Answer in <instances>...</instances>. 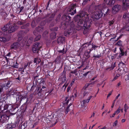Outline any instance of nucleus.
Here are the masks:
<instances>
[{"label":"nucleus","mask_w":129,"mask_h":129,"mask_svg":"<svg viewBox=\"0 0 129 129\" xmlns=\"http://www.w3.org/2000/svg\"><path fill=\"white\" fill-rule=\"evenodd\" d=\"M71 18L68 14H64L62 16L61 24L64 29L68 27H70L72 28L74 27L75 25L71 20Z\"/></svg>","instance_id":"obj_1"},{"label":"nucleus","mask_w":129,"mask_h":129,"mask_svg":"<svg viewBox=\"0 0 129 129\" xmlns=\"http://www.w3.org/2000/svg\"><path fill=\"white\" fill-rule=\"evenodd\" d=\"M8 28V32L9 33H11L14 32L18 28V27L15 24H12L10 22L7 23Z\"/></svg>","instance_id":"obj_2"},{"label":"nucleus","mask_w":129,"mask_h":129,"mask_svg":"<svg viewBox=\"0 0 129 129\" xmlns=\"http://www.w3.org/2000/svg\"><path fill=\"white\" fill-rule=\"evenodd\" d=\"M45 85H43L39 86L38 88H37L35 90V94H38L39 97L42 96V94H43L46 88Z\"/></svg>","instance_id":"obj_3"},{"label":"nucleus","mask_w":129,"mask_h":129,"mask_svg":"<svg viewBox=\"0 0 129 129\" xmlns=\"http://www.w3.org/2000/svg\"><path fill=\"white\" fill-rule=\"evenodd\" d=\"M92 22L91 19H89L87 17L84 20V24H83V29H88L90 27L91 25Z\"/></svg>","instance_id":"obj_4"},{"label":"nucleus","mask_w":129,"mask_h":129,"mask_svg":"<svg viewBox=\"0 0 129 129\" xmlns=\"http://www.w3.org/2000/svg\"><path fill=\"white\" fill-rule=\"evenodd\" d=\"M76 4H72L69 6L68 9V11L69 12V14L72 15H74L76 12V7H77Z\"/></svg>","instance_id":"obj_5"},{"label":"nucleus","mask_w":129,"mask_h":129,"mask_svg":"<svg viewBox=\"0 0 129 129\" xmlns=\"http://www.w3.org/2000/svg\"><path fill=\"white\" fill-rule=\"evenodd\" d=\"M103 15V13L102 10H99L95 13L94 14L91 16L94 20L95 19L98 20L101 18Z\"/></svg>","instance_id":"obj_6"},{"label":"nucleus","mask_w":129,"mask_h":129,"mask_svg":"<svg viewBox=\"0 0 129 129\" xmlns=\"http://www.w3.org/2000/svg\"><path fill=\"white\" fill-rule=\"evenodd\" d=\"M16 99L17 102L19 103H21L22 101L23 102L26 101V102L28 100V99L25 96H22L20 94L17 96Z\"/></svg>","instance_id":"obj_7"},{"label":"nucleus","mask_w":129,"mask_h":129,"mask_svg":"<svg viewBox=\"0 0 129 129\" xmlns=\"http://www.w3.org/2000/svg\"><path fill=\"white\" fill-rule=\"evenodd\" d=\"M59 80L62 82L60 84V85L64 83L66 80V72L65 71H63L61 73L60 75L59 78Z\"/></svg>","instance_id":"obj_8"},{"label":"nucleus","mask_w":129,"mask_h":129,"mask_svg":"<svg viewBox=\"0 0 129 129\" xmlns=\"http://www.w3.org/2000/svg\"><path fill=\"white\" fill-rule=\"evenodd\" d=\"M85 18L87 17H88V15L87 13L85 12L81 11L80 12V14L79 15H77L74 18V19L75 21H78L79 18H81V17H83V16H85Z\"/></svg>","instance_id":"obj_9"},{"label":"nucleus","mask_w":129,"mask_h":129,"mask_svg":"<svg viewBox=\"0 0 129 129\" xmlns=\"http://www.w3.org/2000/svg\"><path fill=\"white\" fill-rule=\"evenodd\" d=\"M41 47L40 43H36L34 44L32 47V50L34 53H38L39 50Z\"/></svg>","instance_id":"obj_10"},{"label":"nucleus","mask_w":129,"mask_h":129,"mask_svg":"<svg viewBox=\"0 0 129 129\" xmlns=\"http://www.w3.org/2000/svg\"><path fill=\"white\" fill-rule=\"evenodd\" d=\"M8 107V105L5 102H3L0 103V111L1 110L2 112H4V110H7Z\"/></svg>","instance_id":"obj_11"},{"label":"nucleus","mask_w":129,"mask_h":129,"mask_svg":"<svg viewBox=\"0 0 129 129\" xmlns=\"http://www.w3.org/2000/svg\"><path fill=\"white\" fill-rule=\"evenodd\" d=\"M120 5H115L113 7L112 10V12L114 14H116L121 9Z\"/></svg>","instance_id":"obj_12"},{"label":"nucleus","mask_w":129,"mask_h":129,"mask_svg":"<svg viewBox=\"0 0 129 129\" xmlns=\"http://www.w3.org/2000/svg\"><path fill=\"white\" fill-rule=\"evenodd\" d=\"M8 119L9 118L6 115H1L0 116V123L2 124L5 123Z\"/></svg>","instance_id":"obj_13"},{"label":"nucleus","mask_w":129,"mask_h":129,"mask_svg":"<svg viewBox=\"0 0 129 129\" xmlns=\"http://www.w3.org/2000/svg\"><path fill=\"white\" fill-rule=\"evenodd\" d=\"M55 16V14H48L45 16V18L48 17V18L47 19V21L48 23L50 22V21L52 20L53 18Z\"/></svg>","instance_id":"obj_14"},{"label":"nucleus","mask_w":129,"mask_h":129,"mask_svg":"<svg viewBox=\"0 0 129 129\" xmlns=\"http://www.w3.org/2000/svg\"><path fill=\"white\" fill-rule=\"evenodd\" d=\"M8 63H9L10 65L13 67L17 68L18 67V64L17 63V62L14 61L12 60H10V61H7Z\"/></svg>","instance_id":"obj_15"},{"label":"nucleus","mask_w":129,"mask_h":129,"mask_svg":"<svg viewBox=\"0 0 129 129\" xmlns=\"http://www.w3.org/2000/svg\"><path fill=\"white\" fill-rule=\"evenodd\" d=\"M102 11L103 14H104V16H106L109 15L110 12V10L107 7L103 8Z\"/></svg>","instance_id":"obj_16"},{"label":"nucleus","mask_w":129,"mask_h":129,"mask_svg":"<svg viewBox=\"0 0 129 129\" xmlns=\"http://www.w3.org/2000/svg\"><path fill=\"white\" fill-rule=\"evenodd\" d=\"M123 6L124 9H126L129 7V0H122Z\"/></svg>","instance_id":"obj_17"},{"label":"nucleus","mask_w":129,"mask_h":129,"mask_svg":"<svg viewBox=\"0 0 129 129\" xmlns=\"http://www.w3.org/2000/svg\"><path fill=\"white\" fill-rule=\"evenodd\" d=\"M20 44L19 42H15L11 45V48L12 49H16L18 48L20 46Z\"/></svg>","instance_id":"obj_18"},{"label":"nucleus","mask_w":129,"mask_h":129,"mask_svg":"<svg viewBox=\"0 0 129 129\" xmlns=\"http://www.w3.org/2000/svg\"><path fill=\"white\" fill-rule=\"evenodd\" d=\"M17 123L16 122H11L7 125L6 127L7 129H12L16 127Z\"/></svg>","instance_id":"obj_19"},{"label":"nucleus","mask_w":129,"mask_h":129,"mask_svg":"<svg viewBox=\"0 0 129 129\" xmlns=\"http://www.w3.org/2000/svg\"><path fill=\"white\" fill-rule=\"evenodd\" d=\"M118 65L119 67V70L120 71H121V70L124 71L125 70L126 66L124 63L121 62L119 63Z\"/></svg>","instance_id":"obj_20"},{"label":"nucleus","mask_w":129,"mask_h":129,"mask_svg":"<svg viewBox=\"0 0 129 129\" xmlns=\"http://www.w3.org/2000/svg\"><path fill=\"white\" fill-rule=\"evenodd\" d=\"M65 42V39L64 37L63 36H60L59 37L57 40V42L58 44L60 45L61 43L62 44L64 43Z\"/></svg>","instance_id":"obj_21"},{"label":"nucleus","mask_w":129,"mask_h":129,"mask_svg":"<svg viewBox=\"0 0 129 129\" xmlns=\"http://www.w3.org/2000/svg\"><path fill=\"white\" fill-rule=\"evenodd\" d=\"M0 15L4 19H5L7 17V14L5 10L3 9H1L0 10Z\"/></svg>","instance_id":"obj_22"},{"label":"nucleus","mask_w":129,"mask_h":129,"mask_svg":"<svg viewBox=\"0 0 129 129\" xmlns=\"http://www.w3.org/2000/svg\"><path fill=\"white\" fill-rule=\"evenodd\" d=\"M17 23L19 25H23L21 27V28L22 29H24L27 28L29 25V24L28 23L24 24V23L21 21H18Z\"/></svg>","instance_id":"obj_23"},{"label":"nucleus","mask_w":129,"mask_h":129,"mask_svg":"<svg viewBox=\"0 0 129 129\" xmlns=\"http://www.w3.org/2000/svg\"><path fill=\"white\" fill-rule=\"evenodd\" d=\"M35 81L36 82V83L37 84H39V86L43 85H45V82L44 81L43 79L42 78L41 79H39V80H38L37 81Z\"/></svg>","instance_id":"obj_24"},{"label":"nucleus","mask_w":129,"mask_h":129,"mask_svg":"<svg viewBox=\"0 0 129 129\" xmlns=\"http://www.w3.org/2000/svg\"><path fill=\"white\" fill-rule=\"evenodd\" d=\"M119 49L121 52V53L119 54V56L120 58L122 56H123L125 54V55H127L126 53L127 52L126 51H124V50L122 49L121 48H119Z\"/></svg>","instance_id":"obj_25"},{"label":"nucleus","mask_w":129,"mask_h":129,"mask_svg":"<svg viewBox=\"0 0 129 129\" xmlns=\"http://www.w3.org/2000/svg\"><path fill=\"white\" fill-rule=\"evenodd\" d=\"M91 51H90V50H89V51H88L87 50H86L84 53V56H85L87 58H89L90 57V54Z\"/></svg>","instance_id":"obj_26"},{"label":"nucleus","mask_w":129,"mask_h":129,"mask_svg":"<svg viewBox=\"0 0 129 129\" xmlns=\"http://www.w3.org/2000/svg\"><path fill=\"white\" fill-rule=\"evenodd\" d=\"M75 21L77 22V24L79 26L82 27V26H83V21L81 18H79L78 21Z\"/></svg>","instance_id":"obj_27"},{"label":"nucleus","mask_w":129,"mask_h":129,"mask_svg":"<svg viewBox=\"0 0 129 129\" xmlns=\"http://www.w3.org/2000/svg\"><path fill=\"white\" fill-rule=\"evenodd\" d=\"M91 41H90L88 43L87 42L86 43H85L82 46L83 47H88V49L89 50V48H90V46H91Z\"/></svg>","instance_id":"obj_28"},{"label":"nucleus","mask_w":129,"mask_h":129,"mask_svg":"<svg viewBox=\"0 0 129 129\" xmlns=\"http://www.w3.org/2000/svg\"><path fill=\"white\" fill-rule=\"evenodd\" d=\"M37 83H36V82H35V81H34L33 82V85L31 86V87L30 89V90H33L36 87L37 88V89L38 88H37Z\"/></svg>","instance_id":"obj_29"},{"label":"nucleus","mask_w":129,"mask_h":129,"mask_svg":"<svg viewBox=\"0 0 129 129\" xmlns=\"http://www.w3.org/2000/svg\"><path fill=\"white\" fill-rule=\"evenodd\" d=\"M27 126V123L24 122L22 124H20L19 127H21L20 129H25Z\"/></svg>","instance_id":"obj_30"},{"label":"nucleus","mask_w":129,"mask_h":129,"mask_svg":"<svg viewBox=\"0 0 129 129\" xmlns=\"http://www.w3.org/2000/svg\"><path fill=\"white\" fill-rule=\"evenodd\" d=\"M36 30L40 33L42 32L44 30V28L43 26H38L36 28Z\"/></svg>","instance_id":"obj_31"},{"label":"nucleus","mask_w":129,"mask_h":129,"mask_svg":"<svg viewBox=\"0 0 129 129\" xmlns=\"http://www.w3.org/2000/svg\"><path fill=\"white\" fill-rule=\"evenodd\" d=\"M92 96H90L86 100H84L82 101V102L83 103V105L84 104L86 103H88L89 102L90 99L92 97Z\"/></svg>","instance_id":"obj_32"},{"label":"nucleus","mask_w":129,"mask_h":129,"mask_svg":"<svg viewBox=\"0 0 129 129\" xmlns=\"http://www.w3.org/2000/svg\"><path fill=\"white\" fill-rule=\"evenodd\" d=\"M4 84L1 83H0V93L4 92L5 90L4 88Z\"/></svg>","instance_id":"obj_33"},{"label":"nucleus","mask_w":129,"mask_h":129,"mask_svg":"<svg viewBox=\"0 0 129 129\" xmlns=\"http://www.w3.org/2000/svg\"><path fill=\"white\" fill-rule=\"evenodd\" d=\"M92 47L90 48H89V50H90V51H91L93 49L95 50L97 48H98V47L97 46L95 45L94 44L92 43Z\"/></svg>","instance_id":"obj_34"},{"label":"nucleus","mask_w":129,"mask_h":129,"mask_svg":"<svg viewBox=\"0 0 129 129\" xmlns=\"http://www.w3.org/2000/svg\"><path fill=\"white\" fill-rule=\"evenodd\" d=\"M8 25H7V24L1 28L2 30L4 31L5 32L7 31H8Z\"/></svg>","instance_id":"obj_35"},{"label":"nucleus","mask_w":129,"mask_h":129,"mask_svg":"<svg viewBox=\"0 0 129 129\" xmlns=\"http://www.w3.org/2000/svg\"><path fill=\"white\" fill-rule=\"evenodd\" d=\"M56 33L54 32H53L50 34V37L51 39H54L56 38Z\"/></svg>","instance_id":"obj_36"},{"label":"nucleus","mask_w":129,"mask_h":129,"mask_svg":"<svg viewBox=\"0 0 129 129\" xmlns=\"http://www.w3.org/2000/svg\"><path fill=\"white\" fill-rule=\"evenodd\" d=\"M72 33V31L71 29H70L67 30L66 31H65L64 32V35L66 36H68L69 35Z\"/></svg>","instance_id":"obj_37"},{"label":"nucleus","mask_w":129,"mask_h":129,"mask_svg":"<svg viewBox=\"0 0 129 129\" xmlns=\"http://www.w3.org/2000/svg\"><path fill=\"white\" fill-rule=\"evenodd\" d=\"M35 81H37L38 80H39V79H41L42 78L41 76L39 74H37V75L34 77Z\"/></svg>","instance_id":"obj_38"},{"label":"nucleus","mask_w":129,"mask_h":129,"mask_svg":"<svg viewBox=\"0 0 129 129\" xmlns=\"http://www.w3.org/2000/svg\"><path fill=\"white\" fill-rule=\"evenodd\" d=\"M116 1L115 0H109V1L108 5L111 6L113 5L115 3Z\"/></svg>","instance_id":"obj_39"},{"label":"nucleus","mask_w":129,"mask_h":129,"mask_svg":"<svg viewBox=\"0 0 129 129\" xmlns=\"http://www.w3.org/2000/svg\"><path fill=\"white\" fill-rule=\"evenodd\" d=\"M41 61V60L39 58H35L34 60V62L36 64L39 63Z\"/></svg>","instance_id":"obj_40"},{"label":"nucleus","mask_w":129,"mask_h":129,"mask_svg":"<svg viewBox=\"0 0 129 129\" xmlns=\"http://www.w3.org/2000/svg\"><path fill=\"white\" fill-rule=\"evenodd\" d=\"M93 57H94L93 59V60H95L96 58H99L101 57V54L100 53V54H98L96 55H94L93 56Z\"/></svg>","instance_id":"obj_41"},{"label":"nucleus","mask_w":129,"mask_h":129,"mask_svg":"<svg viewBox=\"0 0 129 129\" xmlns=\"http://www.w3.org/2000/svg\"><path fill=\"white\" fill-rule=\"evenodd\" d=\"M82 91L83 92V95L84 97L87 95L89 94V92L87 91L86 90H83Z\"/></svg>","instance_id":"obj_42"},{"label":"nucleus","mask_w":129,"mask_h":129,"mask_svg":"<svg viewBox=\"0 0 129 129\" xmlns=\"http://www.w3.org/2000/svg\"><path fill=\"white\" fill-rule=\"evenodd\" d=\"M115 67V63H114L113 64H112L111 67L108 68L106 69V70H108L109 69H110V70H113Z\"/></svg>","instance_id":"obj_43"},{"label":"nucleus","mask_w":129,"mask_h":129,"mask_svg":"<svg viewBox=\"0 0 129 129\" xmlns=\"http://www.w3.org/2000/svg\"><path fill=\"white\" fill-rule=\"evenodd\" d=\"M123 17L125 19L129 18V14L127 13H124L123 15Z\"/></svg>","instance_id":"obj_44"},{"label":"nucleus","mask_w":129,"mask_h":129,"mask_svg":"<svg viewBox=\"0 0 129 129\" xmlns=\"http://www.w3.org/2000/svg\"><path fill=\"white\" fill-rule=\"evenodd\" d=\"M90 84L86 83L85 84L84 86L83 87L82 89V91L83 90H86V89L87 88V87Z\"/></svg>","instance_id":"obj_45"},{"label":"nucleus","mask_w":129,"mask_h":129,"mask_svg":"<svg viewBox=\"0 0 129 129\" xmlns=\"http://www.w3.org/2000/svg\"><path fill=\"white\" fill-rule=\"evenodd\" d=\"M11 81H8L7 83H5L4 85L6 86H7L8 87H10L11 86Z\"/></svg>","instance_id":"obj_46"},{"label":"nucleus","mask_w":129,"mask_h":129,"mask_svg":"<svg viewBox=\"0 0 129 129\" xmlns=\"http://www.w3.org/2000/svg\"><path fill=\"white\" fill-rule=\"evenodd\" d=\"M115 20L113 19L112 20L108 22L110 26H111L113 25L115 22Z\"/></svg>","instance_id":"obj_47"},{"label":"nucleus","mask_w":129,"mask_h":129,"mask_svg":"<svg viewBox=\"0 0 129 129\" xmlns=\"http://www.w3.org/2000/svg\"><path fill=\"white\" fill-rule=\"evenodd\" d=\"M36 24L35 23V21L34 20H33L31 24V25L32 27L34 28L36 26Z\"/></svg>","instance_id":"obj_48"},{"label":"nucleus","mask_w":129,"mask_h":129,"mask_svg":"<svg viewBox=\"0 0 129 129\" xmlns=\"http://www.w3.org/2000/svg\"><path fill=\"white\" fill-rule=\"evenodd\" d=\"M41 37V36L40 35H39L38 36L34 39V41H37L40 40V38Z\"/></svg>","instance_id":"obj_49"},{"label":"nucleus","mask_w":129,"mask_h":129,"mask_svg":"<svg viewBox=\"0 0 129 129\" xmlns=\"http://www.w3.org/2000/svg\"><path fill=\"white\" fill-rule=\"evenodd\" d=\"M124 110L126 113L127 112V110H128L129 108V107L127 106L126 104H125L124 105Z\"/></svg>","instance_id":"obj_50"},{"label":"nucleus","mask_w":129,"mask_h":129,"mask_svg":"<svg viewBox=\"0 0 129 129\" xmlns=\"http://www.w3.org/2000/svg\"><path fill=\"white\" fill-rule=\"evenodd\" d=\"M91 0H84L82 3L83 5H84L90 2Z\"/></svg>","instance_id":"obj_51"},{"label":"nucleus","mask_w":129,"mask_h":129,"mask_svg":"<svg viewBox=\"0 0 129 129\" xmlns=\"http://www.w3.org/2000/svg\"><path fill=\"white\" fill-rule=\"evenodd\" d=\"M33 38L32 37H30L29 38V39L28 40V41H27V43L28 44H30L33 41Z\"/></svg>","instance_id":"obj_52"},{"label":"nucleus","mask_w":129,"mask_h":129,"mask_svg":"<svg viewBox=\"0 0 129 129\" xmlns=\"http://www.w3.org/2000/svg\"><path fill=\"white\" fill-rule=\"evenodd\" d=\"M6 39L4 37H0V41L5 42L6 41Z\"/></svg>","instance_id":"obj_53"},{"label":"nucleus","mask_w":129,"mask_h":129,"mask_svg":"<svg viewBox=\"0 0 129 129\" xmlns=\"http://www.w3.org/2000/svg\"><path fill=\"white\" fill-rule=\"evenodd\" d=\"M58 52L60 53H61L63 54L66 53V52H64V48H63L62 50H59L57 51Z\"/></svg>","instance_id":"obj_54"},{"label":"nucleus","mask_w":129,"mask_h":129,"mask_svg":"<svg viewBox=\"0 0 129 129\" xmlns=\"http://www.w3.org/2000/svg\"><path fill=\"white\" fill-rule=\"evenodd\" d=\"M121 107H119L118 108L117 110L115 112V113H116L117 114H118L120 112V109Z\"/></svg>","instance_id":"obj_55"},{"label":"nucleus","mask_w":129,"mask_h":129,"mask_svg":"<svg viewBox=\"0 0 129 129\" xmlns=\"http://www.w3.org/2000/svg\"><path fill=\"white\" fill-rule=\"evenodd\" d=\"M69 106H67V107L66 108L65 112V113L66 114H67L68 112L69 111Z\"/></svg>","instance_id":"obj_56"},{"label":"nucleus","mask_w":129,"mask_h":129,"mask_svg":"<svg viewBox=\"0 0 129 129\" xmlns=\"http://www.w3.org/2000/svg\"><path fill=\"white\" fill-rule=\"evenodd\" d=\"M68 84L66 85V84H64L62 87V89L64 91L66 89V87L67 86Z\"/></svg>","instance_id":"obj_57"},{"label":"nucleus","mask_w":129,"mask_h":129,"mask_svg":"<svg viewBox=\"0 0 129 129\" xmlns=\"http://www.w3.org/2000/svg\"><path fill=\"white\" fill-rule=\"evenodd\" d=\"M84 105H82V104L81 105V108H83V111H84L85 110H86V109L87 108V107H86V106H84Z\"/></svg>","instance_id":"obj_58"},{"label":"nucleus","mask_w":129,"mask_h":129,"mask_svg":"<svg viewBox=\"0 0 129 129\" xmlns=\"http://www.w3.org/2000/svg\"><path fill=\"white\" fill-rule=\"evenodd\" d=\"M60 16H58V17L56 18V22H58L60 21Z\"/></svg>","instance_id":"obj_59"},{"label":"nucleus","mask_w":129,"mask_h":129,"mask_svg":"<svg viewBox=\"0 0 129 129\" xmlns=\"http://www.w3.org/2000/svg\"><path fill=\"white\" fill-rule=\"evenodd\" d=\"M24 32L22 30L20 31L18 33V34L20 36H22Z\"/></svg>","instance_id":"obj_60"},{"label":"nucleus","mask_w":129,"mask_h":129,"mask_svg":"<svg viewBox=\"0 0 129 129\" xmlns=\"http://www.w3.org/2000/svg\"><path fill=\"white\" fill-rule=\"evenodd\" d=\"M122 42L121 40H119L117 43V45L119 46H122Z\"/></svg>","instance_id":"obj_61"},{"label":"nucleus","mask_w":129,"mask_h":129,"mask_svg":"<svg viewBox=\"0 0 129 129\" xmlns=\"http://www.w3.org/2000/svg\"><path fill=\"white\" fill-rule=\"evenodd\" d=\"M56 121L55 122V123H54L52 124L50 126V127H53V126H54L56 124L58 121V119L57 120V119H56Z\"/></svg>","instance_id":"obj_62"},{"label":"nucleus","mask_w":129,"mask_h":129,"mask_svg":"<svg viewBox=\"0 0 129 129\" xmlns=\"http://www.w3.org/2000/svg\"><path fill=\"white\" fill-rule=\"evenodd\" d=\"M13 89L12 88L11 89H10V90H8V94H12V93H13Z\"/></svg>","instance_id":"obj_63"},{"label":"nucleus","mask_w":129,"mask_h":129,"mask_svg":"<svg viewBox=\"0 0 129 129\" xmlns=\"http://www.w3.org/2000/svg\"><path fill=\"white\" fill-rule=\"evenodd\" d=\"M125 77L126 78H125V80H128L129 79V73L128 75H126Z\"/></svg>","instance_id":"obj_64"}]
</instances>
